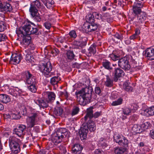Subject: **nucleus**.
Segmentation results:
<instances>
[{
    "mask_svg": "<svg viewBox=\"0 0 154 154\" xmlns=\"http://www.w3.org/2000/svg\"><path fill=\"white\" fill-rule=\"evenodd\" d=\"M32 26H35V25L30 21L25 22L23 26L17 29L16 33L18 36L20 37H20H22L31 34L38 35L39 32L38 29Z\"/></svg>",
    "mask_w": 154,
    "mask_h": 154,
    "instance_id": "nucleus-1",
    "label": "nucleus"
},
{
    "mask_svg": "<svg viewBox=\"0 0 154 154\" xmlns=\"http://www.w3.org/2000/svg\"><path fill=\"white\" fill-rule=\"evenodd\" d=\"M93 89L90 87H86L76 92L77 100L79 104L85 106L90 102L91 99Z\"/></svg>",
    "mask_w": 154,
    "mask_h": 154,
    "instance_id": "nucleus-2",
    "label": "nucleus"
},
{
    "mask_svg": "<svg viewBox=\"0 0 154 154\" xmlns=\"http://www.w3.org/2000/svg\"><path fill=\"white\" fill-rule=\"evenodd\" d=\"M9 142L10 147L13 153L17 154L20 152L21 143L19 139L14 136H11Z\"/></svg>",
    "mask_w": 154,
    "mask_h": 154,
    "instance_id": "nucleus-3",
    "label": "nucleus"
},
{
    "mask_svg": "<svg viewBox=\"0 0 154 154\" xmlns=\"http://www.w3.org/2000/svg\"><path fill=\"white\" fill-rule=\"evenodd\" d=\"M40 114L38 111H32L26 119L27 128H31L36 124Z\"/></svg>",
    "mask_w": 154,
    "mask_h": 154,
    "instance_id": "nucleus-4",
    "label": "nucleus"
},
{
    "mask_svg": "<svg viewBox=\"0 0 154 154\" xmlns=\"http://www.w3.org/2000/svg\"><path fill=\"white\" fill-rule=\"evenodd\" d=\"M39 68L40 70L45 76L48 77L51 76L50 72L52 70V66L50 62L40 65Z\"/></svg>",
    "mask_w": 154,
    "mask_h": 154,
    "instance_id": "nucleus-5",
    "label": "nucleus"
},
{
    "mask_svg": "<svg viewBox=\"0 0 154 154\" xmlns=\"http://www.w3.org/2000/svg\"><path fill=\"white\" fill-rule=\"evenodd\" d=\"M98 26L97 24H92L88 22L84 23L82 26V30L86 33L93 32L96 30Z\"/></svg>",
    "mask_w": 154,
    "mask_h": 154,
    "instance_id": "nucleus-6",
    "label": "nucleus"
},
{
    "mask_svg": "<svg viewBox=\"0 0 154 154\" xmlns=\"http://www.w3.org/2000/svg\"><path fill=\"white\" fill-rule=\"evenodd\" d=\"M24 74L25 77V82L27 84L29 85L37 84V81L35 77L29 71H26Z\"/></svg>",
    "mask_w": 154,
    "mask_h": 154,
    "instance_id": "nucleus-7",
    "label": "nucleus"
},
{
    "mask_svg": "<svg viewBox=\"0 0 154 154\" xmlns=\"http://www.w3.org/2000/svg\"><path fill=\"white\" fill-rule=\"evenodd\" d=\"M118 65L125 70H129L130 68V65L127 60V57H123L121 58L118 61Z\"/></svg>",
    "mask_w": 154,
    "mask_h": 154,
    "instance_id": "nucleus-8",
    "label": "nucleus"
},
{
    "mask_svg": "<svg viewBox=\"0 0 154 154\" xmlns=\"http://www.w3.org/2000/svg\"><path fill=\"white\" fill-rule=\"evenodd\" d=\"M22 58L21 55L19 53L12 54L9 61V63L11 64H17L20 62Z\"/></svg>",
    "mask_w": 154,
    "mask_h": 154,
    "instance_id": "nucleus-9",
    "label": "nucleus"
},
{
    "mask_svg": "<svg viewBox=\"0 0 154 154\" xmlns=\"http://www.w3.org/2000/svg\"><path fill=\"white\" fill-rule=\"evenodd\" d=\"M13 10V8L11 5L8 2H5L0 1V10L2 11L6 12H11Z\"/></svg>",
    "mask_w": 154,
    "mask_h": 154,
    "instance_id": "nucleus-10",
    "label": "nucleus"
},
{
    "mask_svg": "<svg viewBox=\"0 0 154 154\" xmlns=\"http://www.w3.org/2000/svg\"><path fill=\"white\" fill-rule=\"evenodd\" d=\"M114 76V80L116 82L118 80V79L122 77L124 75L125 73L123 70L120 68H115L112 72Z\"/></svg>",
    "mask_w": 154,
    "mask_h": 154,
    "instance_id": "nucleus-11",
    "label": "nucleus"
},
{
    "mask_svg": "<svg viewBox=\"0 0 154 154\" xmlns=\"http://www.w3.org/2000/svg\"><path fill=\"white\" fill-rule=\"evenodd\" d=\"M88 126H86L85 122L84 123L81 127L80 131H79L80 136L81 139L82 140H84L87 138V134L88 130Z\"/></svg>",
    "mask_w": 154,
    "mask_h": 154,
    "instance_id": "nucleus-12",
    "label": "nucleus"
},
{
    "mask_svg": "<svg viewBox=\"0 0 154 154\" xmlns=\"http://www.w3.org/2000/svg\"><path fill=\"white\" fill-rule=\"evenodd\" d=\"M143 7V4L139 1H137L134 3L133 6V11L136 15L141 12V8Z\"/></svg>",
    "mask_w": 154,
    "mask_h": 154,
    "instance_id": "nucleus-13",
    "label": "nucleus"
},
{
    "mask_svg": "<svg viewBox=\"0 0 154 154\" xmlns=\"http://www.w3.org/2000/svg\"><path fill=\"white\" fill-rule=\"evenodd\" d=\"M93 107L91 106L86 109V114L84 117L85 122H87L88 120H93Z\"/></svg>",
    "mask_w": 154,
    "mask_h": 154,
    "instance_id": "nucleus-14",
    "label": "nucleus"
},
{
    "mask_svg": "<svg viewBox=\"0 0 154 154\" xmlns=\"http://www.w3.org/2000/svg\"><path fill=\"white\" fill-rule=\"evenodd\" d=\"M26 128V126L24 125H20L14 129V131L18 136L20 137L24 134Z\"/></svg>",
    "mask_w": 154,
    "mask_h": 154,
    "instance_id": "nucleus-15",
    "label": "nucleus"
},
{
    "mask_svg": "<svg viewBox=\"0 0 154 154\" xmlns=\"http://www.w3.org/2000/svg\"><path fill=\"white\" fill-rule=\"evenodd\" d=\"M35 103L38 105L40 108H47L48 106V103L49 102L47 100L39 99L35 100Z\"/></svg>",
    "mask_w": 154,
    "mask_h": 154,
    "instance_id": "nucleus-16",
    "label": "nucleus"
},
{
    "mask_svg": "<svg viewBox=\"0 0 154 154\" xmlns=\"http://www.w3.org/2000/svg\"><path fill=\"white\" fill-rule=\"evenodd\" d=\"M146 54L149 60H154V49L148 48L146 51Z\"/></svg>",
    "mask_w": 154,
    "mask_h": 154,
    "instance_id": "nucleus-17",
    "label": "nucleus"
},
{
    "mask_svg": "<svg viewBox=\"0 0 154 154\" xmlns=\"http://www.w3.org/2000/svg\"><path fill=\"white\" fill-rule=\"evenodd\" d=\"M72 148L74 153L75 154H81L83 147L80 144H75Z\"/></svg>",
    "mask_w": 154,
    "mask_h": 154,
    "instance_id": "nucleus-18",
    "label": "nucleus"
},
{
    "mask_svg": "<svg viewBox=\"0 0 154 154\" xmlns=\"http://www.w3.org/2000/svg\"><path fill=\"white\" fill-rule=\"evenodd\" d=\"M86 126H88V129L90 131H94L96 130V125L94 121L93 120H88L85 122Z\"/></svg>",
    "mask_w": 154,
    "mask_h": 154,
    "instance_id": "nucleus-19",
    "label": "nucleus"
},
{
    "mask_svg": "<svg viewBox=\"0 0 154 154\" xmlns=\"http://www.w3.org/2000/svg\"><path fill=\"white\" fill-rule=\"evenodd\" d=\"M138 14L137 19L138 22L141 23H143L147 17L146 13L144 12H141Z\"/></svg>",
    "mask_w": 154,
    "mask_h": 154,
    "instance_id": "nucleus-20",
    "label": "nucleus"
},
{
    "mask_svg": "<svg viewBox=\"0 0 154 154\" xmlns=\"http://www.w3.org/2000/svg\"><path fill=\"white\" fill-rule=\"evenodd\" d=\"M10 101L11 99L8 95L4 94H0V101L1 102L7 103Z\"/></svg>",
    "mask_w": 154,
    "mask_h": 154,
    "instance_id": "nucleus-21",
    "label": "nucleus"
},
{
    "mask_svg": "<svg viewBox=\"0 0 154 154\" xmlns=\"http://www.w3.org/2000/svg\"><path fill=\"white\" fill-rule=\"evenodd\" d=\"M46 95L47 97L46 99L49 102L54 101L55 99L56 96L53 92H47L46 93Z\"/></svg>",
    "mask_w": 154,
    "mask_h": 154,
    "instance_id": "nucleus-22",
    "label": "nucleus"
},
{
    "mask_svg": "<svg viewBox=\"0 0 154 154\" xmlns=\"http://www.w3.org/2000/svg\"><path fill=\"white\" fill-rule=\"evenodd\" d=\"M111 63L107 60H105L103 61L102 63V65L106 69L109 70L110 71L113 69L111 66Z\"/></svg>",
    "mask_w": 154,
    "mask_h": 154,
    "instance_id": "nucleus-23",
    "label": "nucleus"
},
{
    "mask_svg": "<svg viewBox=\"0 0 154 154\" xmlns=\"http://www.w3.org/2000/svg\"><path fill=\"white\" fill-rule=\"evenodd\" d=\"M60 78L59 76H54L52 77L51 79L50 82L53 85L57 86V84L60 81Z\"/></svg>",
    "mask_w": 154,
    "mask_h": 154,
    "instance_id": "nucleus-24",
    "label": "nucleus"
},
{
    "mask_svg": "<svg viewBox=\"0 0 154 154\" xmlns=\"http://www.w3.org/2000/svg\"><path fill=\"white\" fill-rule=\"evenodd\" d=\"M140 64H142L141 63ZM131 65L135 70H139L142 69L143 68V66L141 65H140L139 63H137V62L135 60H133L132 61Z\"/></svg>",
    "mask_w": 154,
    "mask_h": 154,
    "instance_id": "nucleus-25",
    "label": "nucleus"
},
{
    "mask_svg": "<svg viewBox=\"0 0 154 154\" xmlns=\"http://www.w3.org/2000/svg\"><path fill=\"white\" fill-rule=\"evenodd\" d=\"M96 45L93 44L89 48L88 50V56H91L92 54H94L96 53Z\"/></svg>",
    "mask_w": 154,
    "mask_h": 154,
    "instance_id": "nucleus-26",
    "label": "nucleus"
},
{
    "mask_svg": "<svg viewBox=\"0 0 154 154\" xmlns=\"http://www.w3.org/2000/svg\"><path fill=\"white\" fill-rule=\"evenodd\" d=\"M30 6H33V7H36V8L37 7L38 9L42 8L44 7L39 0H36L33 2L31 4Z\"/></svg>",
    "mask_w": 154,
    "mask_h": 154,
    "instance_id": "nucleus-27",
    "label": "nucleus"
},
{
    "mask_svg": "<svg viewBox=\"0 0 154 154\" xmlns=\"http://www.w3.org/2000/svg\"><path fill=\"white\" fill-rule=\"evenodd\" d=\"M141 127L138 125H134L132 127V133H140L141 131H140Z\"/></svg>",
    "mask_w": 154,
    "mask_h": 154,
    "instance_id": "nucleus-28",
    "label": "nucleus"
},
{
    "mask_svg": "<svg viewBox=\"0 0 154 154\" xmlns=\"http://www.w3.org/2000/svg\"><path fill=\"white\" fill-rule=\"evenodd\" d=\"M126 150V148L122 147H116L114 148V152L116 154H120L124 153Z\"/></svg>",
    "mask_w": 154,
    "mask_h": 154,
    "instance_id": "nucleus-29",
    "label": "nucleus"
},
{
    "mask_svg": "<svg viewBox=\"0 0 154 154\" xmlns=\"http://www.w3.org/2000/svg\"><path fill=\"white\" fill-rule=\"evenodd\" d=\"M75 55L73 53L72 51H68L66 53V59L72 60L74 58Z\"/></svg>",
    "mask_w": 154,
    "mask_h": 154,
    "instance_id": "nucleus-30",
    "label": "nucleus"
},
{
    "mask_svg": "<svg viewBox=\"0 0 154 154\" xmlns=\"http://www.w3.org/2000/svg\"><path fill=\"white\" fill-rule=\"evenodd\" d=\"M29 11L32 17L36 14L38 15V11L36 7H33V6H31L30 7Z\"/></svg>",
    "mask_w": 154,
    "mask_h": 154,
    "instance_id": "nucleus-31",
    "label": "nucleus"
},
{
    "mask_svg": "<svg viewBox=\"0 0 154 154\" xmlns=\"http://www.w3.org/2000/svg\"><path fill=\"white\" fill-rule=\"evenodd\" d=\"M130 85V84L127 82H125L123 85V88L127 91H132L133 88Z\"/></svg>",
    "mask_w": 154,
    "mask_h": 154,
    "instance_id": "nucleus-32",
    "label": "nucleus"
},
{
    "mask_svg": "<svg viewBox=\"0 0 154 154\" xmlns=\"http://www.w3.org/2000/svg\"><path fill=\"white\" fill-rule=\"evenodd\" d=\"M122 139L120 140L121 144H119V145H121L124 146V147H126L128 146V140L124 137L122 136Z\"/></svg>",
    "mask_w": 154,
    "mask_h": 154,
    "instance_id": "nucleus-33",
    "label": "nucleus"
},
{
    "mask_svg": "<svg viewBox=\"0 0 154 154\" xmlns=\"http://www.w3.org/2000/svg\"><path fill=\"white\" fill-rule=\"evenodd\" d=\"M24 36H23L24 37ZM25 37L23 39V43L26 45H28L31 42V37L29 36H25Z\"/></svg>",
    "mask_w": 154,
    "mask_h": 154,
    "instance_id": "nucleus-34",
    "label": "nucleus"
},
{
    "mask_svg": "<svg viewBox=\"0 0 154 154\" xmlns=\"http://www.w3.org/2000/svg\"><path fill=\"white\" fill-rule=\"evenodd\" d=\"M106 80L105 82V85L108 87H111L113 85V81L111 80L109 76H106Z\"/></svg>",
    "mask_w": 154,
    "mask_h": 154,
    "instance_id": "nucleus-35",
    "label": "nucleus"
},
{
    "mask_svg": "<svg viewBox=\"0 0 154 154\" xmlns=\"http://www.w3.org/2000/svg\"><path fill=\"white\" fill-rule=\"evenodd\" d=\"M63 109L60 107H57L55 109L54 111V113L57 116H60L63 113Z\"/></svg>",
    "mask_w": 154,
    "mask_h": 154,
    "instance_id": "nucleus-36",
    "label": "nucleus"
},
{
    "mask_svg": "<svg viewBox=\"0 0 154 154\" xmlns=\"http://www.w3.org/2000/svg\"><path fill=\"white\" fill-rule=\"evenodd\" d=\"M145 112L147 113L149 116L154 115V106H153L144 110Z\"/></svg>",
    "mask_w": 154,
    "mask_h": 154,
    "instance_id": "nucleus-37",
    "label": "nucleus"
},
{
    "mask_svg": "<svg viewBox=\"0 0 154 154\" xmlns=\"http://www.w3.org/2000/svg\"><path fill=\"white\" fill-rule=\"evenodd\" d=\"M37 84L29 85H30L28 87V89L32 93H35L37 91Z\"/></svg>",
    "mask_w": 154,
    "mask_h": 154,
    "instance_id": "nucleus-38",
    "label": "nucleus"
},
{
    "mask_svg": "<svg viewBox=\"0 0 154 154\" xmlns=\"http://www.w3.org/2000/svg\"><path fill=\"white\" fill-rule=\"evenodd\" d=\"M109 56V57L114 61L117 60H119L121 59L119 55H117L113 53L110 54Z\"/></svg>",
    "mask_w": 154,
    "mask_h": 154,
    "instance_id": "nucleus-39",
    "label": "nucleus"
},
{
    "mask_svg": "<svg viewBox=\"0 0 154 154\" xmlns=\"http://www.w3.org/2000/svg\"><path fill=\"white\" fill-rule=\"evenodd\" d=\"M122 139V136H121L119 134H115L114 136V140L118 144H121V143L120 140Z\"/></svg>",
    "mask_w": 154,
    "mask_h": 154,
    "instance_id": "nucleus-40",
    "label": "nucleus"
},
{
    "mask_svg": "<svg viewBox=\"0 0 154 154\" xmlns=\"http://www.w3.org/2000/svg\"><path fill=\"white\" fill-rule=\"evenodd\" d=\"M43 3L48 8L51 7L54 3L53 1L52 0H47L46 2L43 1Z\"/></svg>",
    "mask_w": 154,
    "mask_h": 154,
    "instance_id": "nucleus-41",
    "label": "nucleus"
},
{
    "mask_svg": "<svg viewBox=\"0 0 154 154\" xmlns=\"http://www.w3.org/2000/svg\"><path fill=\"white\" fill-rule=\"evenodd\" d=\"M141 128H142L143 129L145 130L151 127V124L149 122H145L141 125Z\"/></svg>",
    "mask_w": 154,
    "mask_h": 154,
    "instance_id": "nucleus-42",
    "label": "nucleus"
},
{
    "mask_svg": "<svg viewBox=\"0 0 154 154\" xmlns=\"http://www.w3.org/2000/svg\"><path fill=\"white\" fill-rule=\"evenodd\" d=\"M79 111V108L77 106H74L72 110L71 115L72 116L77 114Z\"/></svg>",
    "mask_w": 154,
    "mask_h": 154,
    "instance_id": "nucleus-43",
    "label": "nucleus"
},
{
    "mask_svg": "<svg viewBox=\"0 0 154 154\" xmlns=\"http://www.w3.org/2000/svg\"><path fill=\"white\" fill-rule=\"evenodd\" d=\"M123 100L121 98L118 99L117 100L113 101L111 104L112 106H116L122 104Z\"/></svg>",
    "mask_w": 154,
    "mask_h": 154,
    "instance_id": "nucleus-44",
    "label": "nucleus"
},
{
    "mask_svg": "<svg viewBox=\"0 0 154 154\" xmlns=\"http://www.w3.org/2000/svg\"><path fill=\"white\" fill-rule=\"evenodd\" d=\"M106 142V141L105 140H100L99 142V145L100 146L102 147V148H105L107 146Z\"/></svg>",
    "mask_w": 154,
    "mask_h": 154,
    "instance_id": "nucleus-45",
    "label": "nucleus"
},
{
    "mask_svg": "<svg viewBox=\"0 0 154 154\" xmlns=\"http://www.w3.org/2000/svg\"><path fill=\"white\" fill-rule=\"evenodd\" d=\"M7 28L5 23L3 21L0 22V32L4 31Z\"/></svg>",
    "mask_w": 154,
    "mask_h": 154,
    "instance_id": "nucleus-46",
    "label": "nucleus"
},
{
    "mask_svg": "<svg viewBox=\"0 0 154 154\" xmlns=\"http://www.w3.org/2000/svg\"><path fill=\"white\" fill-rule=\"evenodd\" d=\"M60 139H62L63 138H64L66 137V134H63L59 130H58L55 134Z\"/></svg>",
    "mask_w": 154,
    "mask_h": 154,
    "instance_id": "nucleus-47",
    "label": "nucleus"
},
{
    "mask_svg": "<svg viewBox=\"0 0 154 154\" xmlns=\"http://www.w3.org/2000/svg\"><path fill=\"white\" fill-rule=\"evenodd\" d=\"M138 107V106L137 104L133 103L131 105L130 108L131 111L133 112H134L137 109Z\"/></svg>",
    "mask_w": 154,
    "mask_h": 154,
    "instance_id": "nucleus-48",
    "label": "nucleus"
},
{
    "mask_svg": "<svg viewBox=\"0 0 154 154\" xmlns=\"http://www.w3.org/2000/svg\"><path fill=\"white\" fill-rule=\"evenodd\" d=\"M8 38L5 34L0 33V42H4Z\"/></svg>",
    "mask_w": 154,
    "mask_h": 154,
    "instance_id": "nucleus-49",
    "label": "nucleus"
},
{
    "mask_svg": "<svg viewBox=\"0 0 154 154\" xmlns=\"http://www.w3.org/2000/svg\"><path fill=\"white\" fill-rule=\"evenodd\" d=\"M52 140L54 143H59L61 142V139H60L57 136L55 135L52 138Z\"/></svg>",
    "mask_w": 154,
    "mask_h": 154,
    "instance_id": "nucleus-50",
    "label": "nucleus"
},
{
    "mask_svg": "<svg viewBox=\"0 0 154 154\" xmlns=\"http://www.w3.org/2000/svg\"><path fill=\"white\" fill-rule=\"evenodd\" d=\"M50 53L53 54V56H56L59 53V51L57 48H54L50 50Z\"/></svg>",
    "mask_w": 154,
    "mask_h": 154,
    "instance_id": "nucleus-51",
    "label": "nucleus"
},
{
    "mask_svg": "<svg viewBox=\"0 0 154 154\" xmlns=\"http://www.w3.org/2000/svg\"><path fill=\"white\" fill-rule=\"evenodd\" d=\"M59 149L61 153L65 154L66 152V147L63 145H60L59 147Z\"/></svg>",
    "mask_w": 154,
    "mask_h": 154,
    "instance_id": "nucleus-52",
    "label": "nucleus"
},
{
    "mask_svg": "<svg viewBox=\"0 0 154 154\" xmlns=\"http://www.w3.org/2000/svg\"><path fill=\"white\" fill-rule=\"evenodd\" d=\"M132 111L131 109H130L129 108H126L124 109L123 110V113L124 114L127 115H130V113Z\"/></svg>",
    "mask_w": 154,
    "mask_h": 154,
    "instance_id": "nucleus-53",
    "label": "nucleus"
},
{
    "mask_svg": "<svg viewBox=\"0 0 154 154\" xmlns=\"http://www.w3.org/2000/svg\"><path fill=\"white\" fill-rule=\"evenodd\" d=\"M32 17L34 18V19L37 22H40L41 20V19L39 13H38V15L36 14Z\"/></svg>",
    "mask_w": 154,
    "mask_h": 154,
    "instance_id": "nucleus-54",
    "label": "nucleus"
},
{
    "mask_svg": "<svg viewBox=\"0 0 154 154\" xmlns=\"http://www.w3.org/2000/svg\"><path fill=\"white\" fill-rule=\"evenodd\" d=\"M70 37L72 38H75L77 36L76 32L74 30H72L69 32V34Z\"/></svg>",
    "mask_w": 154,
    "mask_h": 154,
    "instance_id": "nucleus-55",
    "label": "nucleus"
},
{
    "mask_svg": "<svg viewBox=\"0 0 154 154\" xmlns=\"http://www.w3.org/2000/svg\"><path fill=\"white\" fill-rule=\"evenodd\" d=\"M26 52H27V53L26 54V59L27 60L30 61V60H32L31 59L32 57H31L30 53L29 52L28 50L26 51Z\"/></svg>",
    "mask_w": 154,
    "mask_h": 154,
    "instance_id": "nucleus-56",
    "label": "nucleus"
},
{
    "mask_svg": "<svg viewBox=\"0 0 154 154\" xmlns=\"http://www.w3.org/2000/svg\"><path fill=\"white\" fill-rule=\"evenodd\" d=\"M87 18L88 19V23H92L94 21V17L92 15H90L88 16H87Z\"/></svg>",
    "mask_w": 154,
    "mask_h": 154,
    "instance_id": "nucleus-57",
    "label": "nucleus"
},
{
    "mask_svg": "<svg viewBox=\"0 0 154 154\" xmlns=\"http://www.w3.org/2000/svg\"><path fill=\"white\" fill-rule=\"evenodd\" d=\"M44 26L47 29H49L51 27V24L48 22H45L44 24Z\"/></svg>",
    "mask_w": 154,
    "mask_h": 154,
    "instance_id": "nucleus-58",
    "label": "nucleus"
},
{
    "mask_svg": "<svg viewBox=\"0 0 154 154\" xmlns=\"http://www.w3.org/2000/svg\"><path fill=\"white\" fill-rule=\"evenodd\" d=\"M11 117L14 119H20V116L19 115L16 114L15 113H12L11 114Z\"/></svg>",
    "mask_w": 154,
    "mask_h": 154,
    "instance_id": "nucleus-59",
    "label": "nucleus"
},
{
    "mask_svg": "<svg viewBox=\"0 0 154 154\" xmlns=\"http://www.w3.org/2000/svg\"><path fill=\"white\" fill-rule=\"evenodd\" d=\"M102 114V112H95L93 114V118L94 119H96L98 117Z\"/></svg>",
    "mask_w": 154,
    "mask_h": 154,
    "instance_id": "nucleus-60",
    "label": "nucleus"
},
{
    "mask_svg": "<svg viewBox=\"0 0 154 154\" xmlns=\"http://www.w3.org/2000/svg\"><path fill=\"white\" fill-rule=\"evenodd\" d=\"M103 152L100 149H96L94 152V154H103Z\"/></svg>",
    "mask_w": 154,
    "mask_h": 154,
    "instance_id": "nucleus-61",
    "label": "nucleus"
},
{
    "mask_svg": "<svg viewBox=\"0 0 154 154\" xmlns=\"http://www.w3.org/2000/svg\"><path fill=\"white\" fill-rule=\"evenodd\" d=\"M59 130L63 134H66L67 133V130L64 128H60Z\"/></svg>",
    "mask_w": 154,
    "mask_h": 154,
    "instance_id": "nucleus-62",
    "label": "nucleus"
},
{
    "mask_svg": "<svg viewBox=\"0 0 154 154\" xmlns=\"http://www.w3.org/2000/svg\"><path fill=\"white\" fill-rule=\"evenodd\" d=\"M18 88H16L15 89H13V91L15 92L14 93H13V94H11L15 97L17 96V95L19 94V92L18 91Z\"/></svg>",
    "mask_w": 154,
    "mask_h": 154,
    "instance_id": "nucleus-63",
    "label": "nucleus"
},
{
    "mask_svg": "<svg viewBox=\"0 0 154 154\" xmlns=\"http://www.w3.org/2000/svg\"><path fill=\"white\" fill-rule=\"evenodd\" d=\"M95 93L97 94H100L101 93V90L99 87H97L95 89Z\"/></svg>",
    "mask_w": 154,
    "mask_h": 154,
    "instance_id": "nucleus-64",
    "label": "nucleus"
}]
</instances>
